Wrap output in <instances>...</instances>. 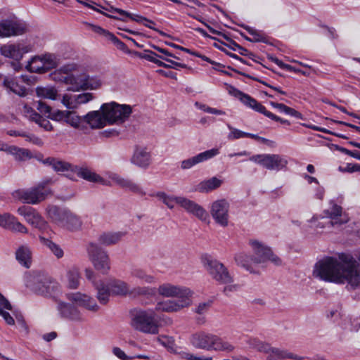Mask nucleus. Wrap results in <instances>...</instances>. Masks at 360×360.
Masks as SVG:
<instances>
[{
    "instance_id": "37",
    "label": "nucleus",
    "mask_w": 360,
    "mask_h": 360,
    "mask_svg": "<svg viewBox=\"0 0 360 360\" xmlns=\"http://www.w3.org/2000/svg\"><path fill=\"white\" fill-rule=\"evenodd\" d=\"M15 257L18 262L26 268L31 265L32 252L30 248L27 245H21L15 252Z\"/></svg>"
},
{
    "instance_id": "34",
    "label": "nucleus",
    "mask_w": 360,
    "mask_h": 360,
    "mask_svg": "<svg viewBox=\"0 0 360 360\" xmlns=\"http://www.w3.org/2000/svg\"><path fill=\"white\" fill-rule=\"evenodd\" d=\"M77 68L75 64H67L58 70H56L50 75V77L52 80L56 82H60L65 84L66 78L69 73L75 72Z\"/></svg>"
},
{
    "instance_id": "1",
    "label": "nucleus",
    "mask_w": 360,
    "mask_h": 360,
    "mask_svg": "<svg viewBox=\"0 0 360 360\" xmlns=\"http://www.w3.org/2000/svg\"><path fill=\"white\" fill-rule=\"evenodd\" d=\"M313 276L326 282L346 283L355 289L360 285V264L348 255L342 254L338 258L326 257L316 263Z\"/></svg>"
},
{
    "instance_id": "18",
    "label": "nucleus",
    "mask_w": 360,
    "mask_h": 360,
    "mask_svg": "<svg viewBox=\"0 0 360 360\" xmlns=\"http://www.w3.org/2000/svg\"><path fill=\"white\" fill-rule=\"evenodd\" d=\"M27 30L25 22L19 20H4L0 21V37H10L25 34Z\"/></svg>"
},
{
    "instance_id": "24",
    "label": "nucleus",
    "mask_w": 360,
    "mask_h": 360,
    "mask_svg": "<svg viewBox=\"0 0 360 360\" xmlns=\"http://www.w3.org/2000/svg\"><path fill=\"white\" fill-rule=\"evenodd\" d=\"M72 172L86 181L93 183H99L103 186H111V182L110 181L105 179L104 177H102L87 167L74 165Z\"/></svg>"
},
{
    "instance_id": "48",
    "label": "nucleus",
    "mask_w": 360,
    "mask_h": 360,
    "mask_svg": "<svg viewBox=\"0 0 360 360\" xmlns=\"http://www.w3.org/2000/svg\"><path fill=\"white\" fill-rule=\"evenodd\" d=\"M39 240L41 243L47 247L58 259L63 257L64 252L60 245L43 236H39Z\"/></svg>"
},
{
    "instance_id": "20",
    "label": "nucleus",
    "mask_w": 360,
    "mask_h": 360,
    "mask_svg": "<svg viewBox=\"0 0 360 360\" xmlns=\"http://www.w3.org/2000/svg\"><path fill=\"white\" fill-rule=\"evenodd\" d=\"M180 200L179 205L186 212L195 216L202 221H206L208 219V213L201 205L184 196H181Z\"/></svg>"
},
{
    "instance_id": "62",
    "label": "nucleus",
    "mask_w": 360,
    "mask_h": 360,
    "mask_svg": "<svg viewBox=\"0 0 360 360\" xmlns=\"http://www.w3.org/2000/svg\"><path fill=\"white\" fill-rule=\"evenodd\" d=\"M41 114L50 117L51 108L43 101H39L36 106Z\"/></svg>"
},
{
    "instance_id": "25",
    "label": "nucleus",
    "mask_w": 360,
    "mask_h": 360,
    "mask_svg": "<svg viewBox=\"0 0 360 360\" xmlns=\"http://www.w3.org/2000/svg\"><path fill=\"white\" fill-rule=\"evenodd\" d=\"M0 226L15 233H27V229L15 217L9 213H0Z\"/></svg>"
},
{
    "instance_id": "2",
    "label": "nucleus",
    "mask_w": 360,
    "mask_h": 360,
    "mask_svg": "<svg viewBox=\"0 0 360 360\" xmlns=\"http://www.w3.org/2000/svg\"><path fill=\"white\" fill-rule=\"evenodd\" d=\"M249 243L253 255H249L245 252L236 255L235 260L238 265L253 274L257 273L256 266L263 265L267 261H271L276 266L281 265V259L274 255L269 248L256 240H250Z\"/></svg>"
},
{
    "instance_id": "8",
    "label": "nucleus",
    "mask_w": 360,
    "mask_h": 360,
    "mask_svg": "<svg viewBox=\"0 0 360 360\" xmlns=\"http://www.w3.org/2000/svg\"><path fill=\"white\" fill-rule=\"evenodd\" d=\"M108 283L112 295H115L137 297L139 296L152 297L156 295L155 289L149 286L131 287L127 282L119 279L110 280Z\"/></svg>"
},
{
    "instance_id": "59",
    "label": "nucleus",
    "mask_w": 360,
    "mask_h": 360,
    "mask_svg": "<svg viewBox=\"0 0 360 360\" xmlns=\"http://www.w3.org/2000/svg\"><path fill=\"white\" fill-rule=\"evenodd\" d=\"M22 113L24 115L32 121L39 118V114L37 113L32 108L27 105H24L22 108Z\"/></svg>"
},
{
    "instance_id": "10",
    "label": "nucleus",
    "mask_w": 360,
    "mask_h": 360,
    "mask_svg": "<svg viewBox=\"0 0 360 360\" xmlns=\"http://www.w3.org/2000/svg\"><path fill=\"white\" fill-rule=\"evenodd\" d=\"M103 114L110 124L123 123L132 112L131 107L129 105H121L115 102L104 103L101 107Z\"/></svg>"
},
{
    "instance_id": "40",
    "label": "nucleus",
    "mask_w": 360,
    "mask_h": 360,
    "mask_svg": "<svg viewBox=\"0 0 360 360\" xmlns=\"http://www.w3.org/2000/svg\"><path fill=\"white\" fill-rule=\"evenodd\" d=\"M131 276L140 281L147 283L153 284L156 283V278L151 274L147 273V271L141 268H134L130 272Z\"/></svg>"
},
{
    "instance_id": "64",
    "label": "nucleus",
    "mask_w": 360,
    "mask_h": 360,
    "mask_svg": "<svg viewBox=\"0 0 360 360\" xmlns=\"http://www.w3.org/2000/svg\"><path fill=\"white\" fill-rule=\"evenodd\" d=\"M339 170L342 172L352 173L354 172L360 171V165L347 163L345 167H339Z\"/></svg>"
},
{
    "instance_id": "14",
    "label": "nucleus",
    "mask_w": 360,
    "mask_h": 360,
    "mask_svg": "<svg viewBox=\"0 0 360 360\" xmlns=\"http://www.w3.org/2000/svg\"><path fill=\"white\" fill-rule=\"evenodd\" d=\"M160 296L164 297H176L177 300H192L193 291L185 286L164 283L158 288H154Z\"/></svg>"
},
{
    "instance_id": "4",
    "label": "nucleus",
    "mask_w": 360,
    "mask_h": 360,
    "mask_svg": "<svg viewBox=\"0 0 360 360\" xmlns=\"http://www.w3.org/2000/svg\"><path fill=\"white\" fill-rule=\"evenodd\" d=\"M46 213L53 223L68 231L75 232L79 231L82 227L81 218L70 210L60 209L55 205H49Z\"/></svg>"
},
{
    "instance_id": "53",
    "label": "nucleus",
    "mask_w": 360,
    "mask_h": 360,
    "mask_svg": "<svg viewBox=\"0 0 360 360\" xmlns=\"http://www.w3.org/2000/svg\"><path fill=\"white\" fill-rule=\"evenodd\" d=\"M64 122L74 128H78L81 123V117L75 112L67 110Z\"/></svg>"
},
{
    "instance_id": "51",
    "label": "nucleus",
    "mask_w": 360,
    "mask_h": 360,
    "mask_svg": "<svg viewBox=\"0 0 360 360\" xmlns=\"http://www.w3.org/2000/svg\"><path fill=\"white\" fill-rule=\"evenodd\" d=\"M202 23L208 28L209 31L212 34H214L222 36L224 39H226L229 42V44H224L226 46H227L229 48H230L231 49H232L233 51L238 50V49L240 48V46L239 44H238L236 41L232 40L230 37L226 36L225 34H223L221 32H219V31L214 30V28L210 27L207 23H205V22H202Z\"/></svg>"
},
{
    "instance_id": "23",
    "label": "nucleus",
    "mask_w": 360,
    "mask_h": 360,
    "mask_svg": "<svg viewBox=\"0 0 360 360\" xmlns=\"http://www.w3.org/2000/svg\"><path fill=\"white\" fill-rule=\"evenodd\" d=\"M218 154H219V150L218 148H212L210 150H205L193 157L181 161V168L184 170L189 169L199 163L213 158Z\"/></svg>"
},
{
    "instance_id": "39",
    "label": "nucleus",
    "mask_w": 360,
    "mask_h": 360,
    "mask_svg": "<svg viewBox=\"0 0 360 360\" xmlns=\"http://www.w3.org/2000/svg\"><path fill=\"white\" fill-rule=\"evenodd\" d=\"M36 94L38 97L53 101L57 100L60 96L58 89L53 86H37Z\"/></svg>"
},
{
    "instance_id": "33",
    "label": "nucleus",
    "mask_w": 360,
    "mask_h": 360,
    "mask_svg": "<svg viewBox=\"0 0 360 360\" xmlns=\"http://www.w3.org/2000/svg\"><path fill=\"white\" fill-rule=\"evenodd\" d=\"M43 164L51 167L56 172H72L74 167L68 162L56 158H47L43 160Z\"/></svg>"
},
{
    "instance_id": "9",
    "label": "nucleus",
    "mask_w": 360,
    "mask_h": 360,
    "mask_svg": "<svg viewBox=\"0 0 360 360\" xmlns=\"http://www.w3.org/2000/svg\"><path fill=\"white\" fill-rule=\"evenodd\" d=\"M69 73L65 84L68 86L67 90L77 92L87 89H96L101 86L100 79L91 77L85 73Z\"/></svg>"
},
{
    "instance_id": "46",
    "label": "nucleus",
    "mask_w": 360,
    "mask_h": 360,
    "mask_svg": "<svg viewBox=\"0 0 360 360\" xmlns=\"http://www.w3.org/2000/svg\"><path fill=\"white\" fill-rule=\"evenodd\" d=\"M246 343L252 349H254L259 352L268 353L271 349V345L265 342L259 340L257 338H249L246 340Z\"/></svg>"
},
{
    "instance_id": "43",
    "label": "nucleus",
    "mask_w": 360,
    "mask_h": 360,
    "mask_svg": "<svg viewBox=\"0 0 360 360\" xmlns=\"http://www.w3.org/2000/svg\"><path fill=\"white\" fill-rule=\"evenodd\" d=\"M222 184L221 180L217 177H212L200 182L197 186V191L201 193H207L219 188Z\"/></svg>"
},
{
    "instance_id": "21",
    "label": "nucleus",
    "mask_w": 360,
    "mask_h": 360,
    "mask_svg": "<svg viewBox=\"0 0 360 360\" xmlns=\"http://www.w3.org/2000/svg\"><path fill=\"white\" fill-rule=\"evenodd\" d=\"M67 299L79 307L91 311H97L98 306L94 299L89 295L80 292H71L66 295Z\"/></svg>"
},
{
    "instance_id": "29",
    "label": "nucleus",
    "mask_w": 360,
    "mask_h": 360,
    "mask_svg": "<svg viewBox=\"0 0 360 360\" xmlns=\"http://www.w3.org/2000/svg\"><path fill=\"white\" fill-rule=\"evenodd\" d=\"M151 155L146 148L136 147L131 162L132 164L142 168H147L150 164Z\"/></svg>"
},
{
    "instance_id": "63",
    "label": "nucleus",
    "mask_w": 360,
    "mask_h": 360,
    "mask_svg": "<svg viewBox=\"0 0 360 360\" xmlns=\"http://www.w3.org/2000/svg\"><path fill=\"white\" fill-rule=\"evenodd\" d=\"M111 41L116 47L122 51H125L127 49V46L124 42L120 40L114 34H111L108 35V39Z\"/></svg>"
},
{
    "instance_id": "38",
    "label": "nucleus",
    "mask_w": 360,
    "mask_h": 360,
    "mask_svg": "<svg viewBox=\"0 0 360 360\" xmlns=\"http://www.w3.org/2000/svg\"><path fill=\"white\" fill-rule=\"evenodd\" d=\"M8 311H12V306L8 300L0 293V316L7 324L13 326L15 324V321Z\"/></svg>"
},
{
    "instance_id": "22",
    "label": "nucleus",
    "mask_w": 360,
    "mask_h": 360,
    "mask_svg": "<svg viewBox=\"0 0 360 360\" xmlns=\"http://www.w3.org/2000/svg\"><path fill=\"white\" fill-rule=\"evenodd\" d=\"M192 304V300H167L159 302L155 308V311L164 312H177L181 309L189 307Z\"/></svg>"
},
{
    "instance_id": "58",
    "label": "nucleus",
    "mask_w": 360,
    "mask_h": 360,
    "mask_svg": "<svg viewBox=\"0 0 360 360\" xmlns=\"http://www.w3.org/2000/svg\"><path fill=\"white\" fill-rule=\"evenodd\" d=\"M76 96V108H77L80 105L86 103L94 98L91 93H82Z\"/></svg>"
},
{
    "instance_id": "12",
    "label": "nucleus",
    "mask_w": 360,
    "mask_h": 360,
    "mask_svg": "<svg viewBox=\"0 0 360 360\" xmlns=\"http://www.w3.org/2000/svg\"><path fill=\"white\" fill-rule=\"evenodd\" d=\"M202 262L206 271L217 282L221 284H229L233 282V278L227 268L219 261L205 257Z\"/></svg>"
},
{
    "instance_id": "56",
    "label": "nucleus",
    "mask_w": 360,
    "mask_h": 360,
    "mask_svg": "<svg viewBox=\"0 0 360 360\" xmlns=\"http://www.w3.org/2000/svg\"><path fill=\"white\" fill-rule=\"evenodd\" d=\"M227 127L231 131L227 136L229 140H235L247 137L248 132L234 128L229 124H228Z\"/></svg>"
},
{
    "instance_id": "32",
    "label": "nucleus",
    "mask_w": 360,
    "mask_h": 360,
    "mask_svg": "<svg viewBox=\"0 0 360 360\" xmlns=\"http://www.w3.org/2000/svg\"><path fill=\"white\" fill-rule=\"evenodd\" d=\"M84 120L90 125L92 129L103 128L108 122L105 116L102 111H92L84 117Z\"/></svg>"
},
{
    "instance_id": "42",
    "label": "nucleus",
    "mask_w": 360,
    "mask_h": 360,
    "mask_svg": "<svg viewBox=\"0 0 360 360\" xmlns=\"http://www.w3.org/2000/svg\"><path fill=\"white\" fill-rule=\"evenodd\" d=\"M6 152L13 155L15 159L18 161H24L32 158V153L29 150L14 146H8Z\"/></svg>"
},
{
    "instance_id": "26",
    "label": "nucleus",
    "mask_w": 360,
    "mask_h": 360,
    "mask_svg": "<svg viewBox=\"0 0 360 360\" xmlns=\"http://www.w3.org/2000/svg\"><path fill=\"white\" fill-rule=\"evenodd\" d=\"M57 310L63 318L75 321H82L84 320V317L78 309L70 304L59 301Z\"/></svg>"
},
{
    "instance_id": "27",
    "label": "nucleus",
    "mask_w": 360,
    "mask_h": 360,
    "mask_svg": "<svg viewBox=\"0 0 360 360\" xmlns=\"http://www.w3.org/2000/svg\"><path fill=\"white\" fill-rule=\"evenodd\" d=\"M2 85L8 93L12 92L20 97H25L28 94L27 88L20 85L15 77L6 76L3 79Z\"/></svg>"
},
{
    "instance_id": "35",
    "label": "nucleus",
    "mask_w": 360,
    "mask_h": 360,
    "mask_svg": "<svg viewBox=\"0 0 360 360\" xmlns=\"http://www.w3.org/2000/svg\"><path fill=\"white\" fill-rule=\"evenodd\" d=\"M150 195L157 198L170 210L174 209L176 204L179 205V202L181 200L180 199L181 198V196L168 195L163 191L155 192L150 194Z\"/></svg>"
},
{
    "instance_id": "55",
    "label": "nucleus",
    "mask_w": 360,
    "mask_h": 360,
    "mask_svg": "<svg viewBox=\"0 0 360 360\" xmlns=\"http://www.w3.org/2000/svg\"><path fill=\"white\" fill-rule=\"evenodd\" d=\"M40 57L44 63L46 71L55 68L58 64L57 58L53 54H45Z\"/></svg>"
},
{
    "instance_id": "49",
    "label": "nucleus",
    "mask_w": 360,
    "mask_h": 360,
    "mask_svg": "<svg viewBox=\"0 0 360 360\" xmlns=\"http://www.w3.org/2000/svg\"><path fill=\"white\" fill-rule=\"evenodd\" d=\"M26 68L32 72L41 73L46 72L44 68V63H43L40 56L33 57L29 61Z\"/></svg>"
},
{
    "instance_id": "6",
    "label": "nucleus",
    "mask_w": 360,
    "mask_h": 360,
    "mask_svg": "<svg viewBox=\"0 0 360 360\" xmlns=\"http://www.w3.org/2000/svg\"><path fill=\"white\" fill-rule=\"evenodd\" d=\"M51 183V180L48 179L28 189L16 190L13 193V196L25 203L32 205L37 204L51 195L52 191L51 188L47 186V185Z\"/></svg>"
},
{
    "instance_id": "16",
    "label": "nucleus",
    "mask_w": 360,
    "mask_h": 360,
    "mask_svg": "<svg viewBox=\"0 0 360 360\" xmlns=\"http://www.w3.org/2000/svg\"><path fill=\"white\" fill-rule=\"evenodd\" d=\"M229 202L225 199L214 201L210 205V212L215 223L222 227L229 225Z\"/></svg>"
},
{
    "instance_id": "5",
    "label": "nucleus",
    "mask_w": 360,
    "mask_h": 360,
    "mask_svg": "<svg viewBox=\"0 0 360 360\" xmlns=\"http://www.w3.org/2000/svg\"><path fill=\"white\" fill-rule=\"evenodd\" d=\"M26 285L36 293L44 296L54 297L60 290L58 282L41 272H33L27 276Z\"/></svg>"
},
{
    "instance_id": "45",
    "label": "nucleus",
    "mask_w": 360,
    "mask_h": 360,
    "mask_svg": "<svg viewBox=\"0 0 360 360\" xmlns=\"http://www.w3.org/2000/svg\"><path fill=\"white\" fill-rule=\"evenodd\" d=\"M106 10H107V11H109V12H115V13H117L118 14L124 15L128 18H130L131 20H132L135 22L141 23L143 25L145 22L150 23V24H154V21H153L150 19H148L141 15L131 14V13H130L126 11H124L122 9H120V8L110 7V8H106Z\"/></svg>"
},
{
    "instance_id": "3",
    "label": "nucleus",
    "mask_w": 360,
    "mask_h": 360,
    "mask_svg": "<svg viewBox=\"0 0 360 360\" xmlns=\"http://www.w3.org/2000/svg\"><path fill=\"white\" fill-rule=\"evenodd\" d=\"M190 342L194 347L206 351L232 352L235 349V347L231 342L205 331L193 333Z\"/></svg>"
},
{
    "instance_id": "31",
    "label": "nucleus",
    "mask_w": 360,
    "mask_h": 360,
    "mask_svg": "<svg viewBox=\"0 0 360 360\" xmlns=\"http://www.w3.org/2000/svg\"><path fill=\"white\" fill-rule=\"evenodd\" d=\"M240 101L245 105L254 110L255 111L262 113L267 117L275 118L274 113L266 110V108L261 103L258 102L256 99L251 97L250 95L244 94Z\"/></svg>"
},
{
    "instance_id": "17",
    "label": "nucleus",
    "mask_w": 360,
    "mask_h": 360,
    "mask_svg": "<svg viewBox=\"0 0 360 360\" xmlns=\"http://www.w3.org/2000/svg\"><path fill=\"white\" fill-rule=\"evenodd\" d=\"M17 212L22 216L28 224L39 231H44L48 229V223L34 208L23 205L18 209Z\"/></svg>"
},
{
    "instance_id": "15",
    "label": "nucleus",
    "mask_w": 360,
    "mask_h": 360,
    "mask_svg": "<svg viewBox=\"0 0 360 360\" xmlns=\"http://www.w3.org/2000/svg\"><path fill=\"white\" fill-rule=\"evenodd\" d=\"M105 178L104 179L110 181L111 186L117 185L122 189L132 192L141 197H143L146 195V192L143 188L129 179H124L118 174L110 171L105 172Z\"/></svg>"
},
{
    "instance_id": "36",
    "label": "nucleus",
    "mask_w": 360,
    "mask_h": 360,
    "mask_svg": "<svg viewBox=\"0 0 360 360\" xmlns=\"http://www.w3.org/2000/svg\"><path fill=\"white\" fill-rule=\"evenodd\" d=\"M124 236L123 232H104L99 235L98 240L101 245H112L117 243Z\"/></svg>"
},
{
    "instance_id": "7",
    "label": "nucleus",
    "mask_w": 360,
    "mask_h": 360,
    "mask_svg": "<svg viewBox=\"0 0 360 360\" xmlns=\"http://www.w3.org/2000/svg\"><path fill=\"white\" fill-rule=\"evenodd\" d=\"M131 326L144 333L157 334L158 323L155 311L153 309L134 310L131 313Z\"/></svg>"
},
{
    "instance_id": "13",
    "label": "nucleus",
    "mask_w": 360,
    "mask_h": 360,
    "mask_svg": "<svg viewBox=\"0 0 360 360\" xmlns=\"http://www.w3.org/2000/svg\"><path fill=\"white\" fill-rule=\"evenodd\" d=\"M86 251L95 269L106 274L110 269V258L107 252L94 243L88 244Z\"/></svg>"
},
{
    "instance_id": "54",
    "label": "nucleus",
    "mask_w": 360,
    "mask_h": 360,
    "mask_svg": "<svg viewBox=\"0 0 360 360\" xmlns=\"http://www.w3.org/2000/svg\"><path fill=\"white\" fill-rule=\"evenodd\" d=\"M61 103L69 110H75L76 108V96L69 94H64L62 96Z\"/></svg>"
},
{
    "instance_id": "60",
    "label": "nucleus",
    "mask_w": 360,
    "mask_h": 360,
    "mask_svg": "<svg viewBox=\"0 0 360 360\" xmlns=\"http://www.w3.org/2000/svg\"><path fill=\"white\" fill-rule=\"evenodd\" d=\"M137 55L139 58L146 59V60H147L150 62H153V63H155V61L158 57H159L162 59L163 58V57L158 56L157 53H155V52L150 51V50H145L144 53H139Z\"/></svg>"
},
{
    "instance_id": "41",
    "label": "nucleus",
    "mask_w": 360,
    "mask_h": 360,
    "mask_svg": "<svg viewBox=\"0 0 360 360\" xmlns=\"http://www.w3.org/2000/svg\"><path fill=\"white\" fill-rule=\"evenodd\" d=\"M95 288L97 290V299L101 304H105L109 301L110 295H112L108 283L100 281Z\"/></svg>"
},
{
    "instance_id": "47",
    "label": "nucleus",
    "mask_w": 360,
    "mask_h": 360,
    "mask_svg": "<svg viewBox=\"0 0 360 360\" xmlns=\"http://www.w3.org/2000/svg\"><path fill=\"white\" fill-rule=\"evenodd\" d=\"M68 286L70 289H77L79 285L80 274L77 267H71L67 272Z\"/></svg>"
},
{
    "instance_id": "19",
    "label": "nucleus",
    "mask_w": 360,
    "mask_h": 360,
    "mask_svg": "<svg viewBox=\"0 0 360 360\" xmlns=\"http://www.w3.org/2000/svg\"><path fill=\"white\" fill-rule=\"evenodd\" d=\"M31 50L32 47L30 45L21 41L2 45L0 48V53L6 58L19 61L22 58L25 53L31 51Z\"/></svg>"
},
{
    "instance_id": "44",
    "label": "nucleus",
    "mask_w": 360,
    "mask_h": 360,
    "mask_svg": "<svg viewBox=\"0 0 360 360\" xmlns=\"http://www.w3.org/2000/svg\"><path fill=\"white\" fill-rule=\"evenodd\" d=\"M106 10H107V11H109V12H115V13H117L118 14L124 15L128 18H130L131 20H132L135 22L141 23L143 25L145 22L150 23V24H154V21H153L150 19H148L141 15L131 14V13H130L126 11H124L122 9H120V8L110 7V8H106Z\"/></svg>"
},
{
    "instance_id": "52",
    "label": "nucleus",
    "mask_w": 360,
    "mask_h": 360,
    "mask_svg": "<svg viewBox=\"0 0 360 360\" xmlns=\"http://www.w3.org/2000/svg\"><path fill=\"white\" fill-rule=\"evenodd\" d=\"M241 27H243L245 30H247L248 32L252 36V40L253 41V42L266 41V37L260 31H258L255 28L245 25H242Z\"/></svg>"
},
{
    "instance_id": "30",
    "label": "nucleus",
    "mask_w": 360,
    "mask_h": 360,
    "mask_svg": "<svg viewBox=\"0 0 360 360\" xmlns=\"http://www.w3.org/2000/svg\"><path fill=\"white\" fill-rule=\"evenodd\" d=\"M267 356L266 360H283L285 359L292 360H303L304 356L297 355L287 349H281L279 348L271 347V349L266 353Z\"/></svg>"
},
{
    "instance_id": "61",
    "label": "nucleus",
    "mask_w": 360,
    "mask_h": 360,
    "mask_svg": "<svg viewBox=\"0 0 360 360\" xmlns=\"http://www.w3.org/2000/svg\"><path fill=\"white\" fill-rule=\"evenodd\" d=\"M34 122L46 131H51L53 129V127L49 120L44 118L40 115H39V118L35 119Z\"/></svg>"
},
{
    "instance_id": "28",
    "label": "nucleus",
    "mask_w": 360,
    "mask_h": 360,
    "mask_svg": "<svg viewBox=\"0 0 360 360\" xmlns=\"http://www.w3.org/2000/svg\"><path fill=\"white\" fill-rule=\"evenodd\" d=\"M326 216L331 219L330 225H341L347 222L348 219L342 217V208L334 201L330 202V207L325 210Z\"/></svg>"
},
{
    "instance_id": "11",
    "label": "nucleus",
    "mask_w": 360,
    "mask_h": 360,
    "mask_svg": "<svg viewBox=\"0 0 360 360\" xmlns=\"http://www.w3.org/2000/svg\"><path fill=\"white\" fill-rule=\"evenodd\" d=\"M249 160L268 170L277 172L285 169L288 164L287 158L279 154H257L250 156Z\"/></svg>"
},
{
    "instance_id": "50",
    "label": "nucleus",
    "mask_w": 360,
    "mask_h": 360,
    "mask_svg": "<svg viewBox=\"0 0 360 360\" xmlns=\"http://www.w3.org/2000/svg\"><path fill=\"white\" fill-rule=\"evenodd\" d=\"M270 105L278 109L280 112H284L286 115H289L290 116L295 117L296 118H300L301 117L300 112L295 110V109L290 108L283 103H278L276 102L271 101Z\"/></svg>"
},
{
    "instance_id": "57",
    "label": "nucleus",
    "mask_w": 360,
    "mask_h": 360,
    "mask_svg": "<svg viewBox=\"0 0 360 360\" xmlns=\"http://www.w3.org/2000/svg\"><path fill=\"white\" fill-rule=\"evenodd\" d=\"M7 134L11 136H22L25 137L26 141L29 142H35V141H38L39 139L29 134H27L22 131H16V130H9L7 131Z\"/></svg>"
}]
</instances>
